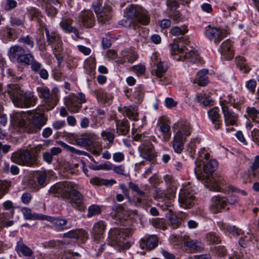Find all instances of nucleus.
I'll list each match as a JSON object with an SVG mask.
<instances>
[{
	"label": "nucleus",
	"mask_w": 259,
	"mask_h": 259,
	"mask_svg": "<svg viewBox=\"0 0 259 259\" xmlns=\"http://www.w3.org/2000/svg\"><path fill=\"white\" fill-rule=\"evenodd\" d=\"M30 56L31 57H29V63H24V64L26 65H30L32 70L34 72H38L40 70L42 65L34 59V56L31 54Z\"/></svg>",
	"instance_id": "49"
},
{
	"label": "nucleus",
	"mask_w": 259,
	"mask_h": 259,
	"mask_svg": "<svg viewBox=\"0 0 259 259\" xmlns=\"http://www.w3.org/2000/svg\"><path fill=\"white\" fill-rule=\"evenodd\" d=\"M73 20L69 18L64 17L59 23L60 27L66 33H73L76 37L75 39L79 38V33L77 28L72 25Z\"/></svg>",
	"instance_id": "18"
},
{
	"label": "nucleus",
	"mask_w": 259,
	"mask_h": 259,
	"mask_svg": "<svg viewBox=\"0 0 259 259\" xmlns=\"http://www.w3.org/2000/svg\"><path fill=\"white\" fill-rule=\"evenodd\" d=\"M125 15L127 19L133 22H138L143 25H148L150 17L148 12L142 8L131 5L125 9Z\"/></svg>",
	"instance_id": "8"
},
{
	"label": "nucleus",
	"mask_w": 259,
	"mask_h": 259,
	"mask_svg": "<svg viewBox=\"0 0 259 259\" xmlns=\"http://www.w3.org/2000/svg\"><path fill=\"white\" fill-rule=\"evenodd\" d=\"M227 207L226 198L219 196H214L211 199V203L210 206L211 210L215 213L220 212L223 208Z\"/></svg>",
	"instance_id": "25"
},
{
	"label": "nucleus",
	"mask_w": 259,
	"mask_h": 259,
	"mask_svg": "<svg viewBox=\"0 0 259 259\" xmlns=\"http://www.w3.org/2000/svg\"><path fill=\"white\" fill-rule=\"evenodd\" d=\"M213 253L218 256H224L227 253V250L224 246H218L215 247Z\"/></svg>",
	"instance_id": "62"
},
{
	"label": "nucleus",
	"mask_w": 259,
	"mask_h": 259,
	"mask_svg": "<svg viewBox=\"0 0 259 259\" xmlns=\"http://www.w3.org/2000/svg\"><path fill=\"white\" fill-rule=\"evenodd\" d=\"M64 103L68 109L72 112L76 113L81 108L77 98L74 95H71L65 98Z\"/></svg>",
	"instance_id": "23"
},
{
	"label": "nucleus",
	"mask_w": 259,
	"mask_h": 259,
	"mask_svg": "<svg viewBox=\"0 0 259 259\" xmlns=\"http://www.w3.org/2000/svg\"><path fill=\"white\" fill-rule=\"evenodd\" d=\"M44 29L46 35L47 41L49 45L52 46L62 40L58 33L54 31L50 32L49 30L45 26H44Z\"/></svg>",
	"instance_id": "34"
},
{
	"label": "nucleus",
	"mask_w": 259,
	"mask_h": 259,
	"mask_svg": "<svg viewBox=\"0 0 259 259\" xmlns=\"http://www.w3.org/2000/svg\"><path fill=\"white\" fill-rule=\"evenodd\" d=\"M42 149V146L38 145L29 149H20L14 152L11 157L13 162L18 164L32 166L37 163L38 155Z\"/></svg>",
	"instance_id": "2"
},
{
	"label": "nucleus",
	"mask_w": 259,
	"mask_h": 259,
	"mask_svg": "<svg viewBox=\"0 0 259 259\" xmlns=\"http://www.w3.org/2000/svg\"><path fill=\"white\" fill-rule=\"evenodd\" d=\"M77 22L80 26L90 28L93 27L95 25L96 18L92 11L84 10L79 13Z\"/></svg>",
	"instance_id": "15"
},
{
	"label": "nucleus",
	"mask_w": 259,
	"mask_h": 259,
	"mask_svg": "<svg viewBox=\"0 0 259 259\" xmlns=\"http://www.w3.org/2000/svg\"><path fill=\"white\" fill-rule=\"evenodd\" d=\"M209 154L206 152L204 149L199 152L195 161V174L197 179L201 181L210 190L222 191L224 183L222 179L211 175L218 167V162L214 159L209 160Z\"/></svg>",
	"instance_id": "1"
},
{
	"label": "nucleus",
	"mask_w": 259,
	"mask_h": 259,
	"mask_svg": "<svg viewBox=\"0 0 259 259\" xmlns=\"http://www.w3.org/2000/svg\"><path fill=\"white\" fill-rule=\"evenodd\" d=\"M27 11L28 12L30 20L35 21L40 26L42 25V27L44 26H42L44 23L41 20L42 15L38 9L33 7H30L27 9Z\"/></svg>",
	"instance_id": "36"
},
{
	"label": "nucleus",
	"mask_w": 259,
	"mask_h": 259,
	"mask_svg": "<svg viewBox=\"0 0 259 259\" xmlns=\"http://www.w3.org/2000/svg\"><path fill=\"white\" fill-rule=\"evenodd\" d=\"M191 133L190 123L187 121L179 122V153L183 149V145Z\"/></svg>",
	"instance_id": "16"
},
{
	"label": "nucleus",
	"mask_w": 259,
	"mask_h": 259,
	"mask_svg": "<svg viewBox=\"0 0 259 259\" xmlns=\"http://www.w3.org/2000/svg\"><path fill=\"white\" fill-rule=\"evenodd\" d=\"M129 235L127 229L112 228L108 232V244L119 249H128L131 244L128 242H124V240Z\"/></svg>",
	"instance_id": "6"
},
{
	"label": "nucleus",
	"mask_w": 259,
	"mask_h": 259,
	"mask_svg": "<svg viewBox=\"0 0 259 259\" xmlns=\"http://www.w3.org/2000/svg\"><path fill=\"white\" fill-rule=\"evenodd\" d=\"M101 210L99 206L97 205H92L88 208L87 216L88 218H91L94 215L99 214Z\"/></svg>",
	"instance_id": "58"
},
{
	"label": "nucleus",
	"mask_w": 259,
	"mask_h": 259,
	"mask_svg": "<svg viewBox=\"0 0 259 259\" xmlns=\"http://www.w3.org/2000/svg\"><path fill=\"white\" fill-rule=\"evenodd\" d=\"M11 186V182L7 181H0V198L8 192Z\"/></svg>",
	"instance_id": "55"
},
{
	"label": "nucleus",
	"mask_w": 259,
	"mask_h": 259,
	"mask_svg": "<svg viewBox=\"0 0 259 259\" xmlns=\"http://www.w3.org/2000/svg\"><path fill=\"white\" fill-rule=\"evenodd\" d=\"M250 175L259 180V156L255 157L254 161L250 167Z\"/></svg>",
	"instance_id": "42"
},
{
	"label": "nucleus",
	"mask_w": 259,
	"mask_h": 259,
	"mask_svg": "<svg viewBox=\"0 0 259 259\" xmlns=\"http://www.w3.org/2000/svg\"><path fill=\"white\" fill-rule=\"evenodd\" d=\"M23 214L25 219L26 220H44L45 215L37 213H31L30 209L28 208H24L22 209Z\"/></svg>",
	"instance_id": "39"
},
{
	"label": "nucleus",
	"mask_w": 259,
	"mask_h": 259,
	"mask_svg": "<svg viewBox=\"0 0 259 259\" xmlns=\"http://www.w3.org/2000/svg\"><path fill=\"white\" fill-rule=\"evenodd\" d=\"M168 8L170 11L171 17L174 20H177L178 19V14L177 9L178 8V3L176 0H169L167 3Z\"/></svg>",
	"instance_id": "44"
},
{
	"label": "nucleus",
	"mask_w": 259,
	"mask_h": 259,
	"mask_svg": "<svg viewBox=\"0 0 259 259\" xmlns=\"http://www.w3.org/2000/svg\"><path fill=\"white\" fill-rule=\"evenodd\" d=\"M62 45L63 42L62 40H61L58 42L56 43V44L53 45L52 46L54 55L56 57V59L58 60L59 64H60L63 60V56L62 55L63 48Z\"/></svg>",
	"instance_id": "35"
},
{
	"label": "nucleus",
	"mask_w": 259,
	"mask_h": 259,
	"mask_svg": "<svg viewBox=\"0 0 259 259\" xmlns=\"http://www.w3.org/2000/svg\"><path fill=\"white\" fill-rule=\"evenodd\" d=\"M184 245L192 249L193 252L201 251L203 248V244L197 240H188L184 239L182 241Z\"/></svg>",
	"instance_id": "31"
},
{
	"label": "nucleus",
	"mask_w": 259,
	"mask_h": 259,
	"mask_svg": "<svg viewBox=\"0 0 259 259\" xmlns=\"http://www.w3.org/2000/svg\"><path fill=\"white\" fill-rule=\"evenodd\" d=\"M82 136L89 142L88 143L90 146L92 145L94 141L97 138V136L94 133L87 132L82 134Z\"/></svg>",
	"instance_id": "60"
},
{
	"label": "nucleus",
	"mask_w": 259,
	"mask_h": 259,
	"mask_svg": "<svg viewBox=\"0 0 259 259\" xmlns=\"http://www.w3.org/2000/svg\"><path fill=\"white\" fill-rule=\"evenodd\" d=\"M14 221L10 220V215L9 213H3L0 214V231L4 227H9L13 225Z\"/></svg>",
	"instance_id": "40"
},
{
	"label": "nucleus",
	"mask_w": 259,
	"mask_h": 259,
	"mask_svg": "<svg viewBox=\"0 0 259 259\" xmlns=\"http://www.w3.org/2000/svg\"><path fill=\"white\" fill-rule=\"evenodd\" d=\"M77 186L74 183L64 181L54 185L49 189V193L55 197H61L66 199L70 193Z\"/></svg>",
	"instance_id": "10"
},
{
	"label": "nucleus",
	"mask_w": 259,
	"mask_h": 259,
	"mask_svg": "<svg viewBox=\"0 0 259 259\" xmlns=\"http://www.w3.org/2000/svg\"><path fill=\"white\" fill-rule=\"evenodd\" d=\"M208 70L206 69H203L200 70L197 74L196 77L194 80L193 83H197L200 86H205L208 83V77L207 75Z\"/></svg>",
	"instance_id": "32"
},
{
	"label": "nucleus",
	"mask_w": 259,
	"mask_h": 259,
	"mask_svg": "<svg viewBox=\"0 0 259 259\" xmlns=\"http://www.w3.org/2000/svg\"><path fill=\"white\" fill-rule=\"evenodd\" d=\"M93 94L99 102L103 104L109 102L110 97L104 90L102 89L95 90L93 91Z\"/></svg>",
	"instance_id": "37"
},
{
	"label": "nucleus",
	"mask_w": 259,
	"mask_h": 259,
	"mask_svg": "<svg viewBox=\"0 0 259 259\" xmlns=\"http://www.w3.org/2000/svg\"><path fill=\"white\" fill-rule=\"evenodd\" d=\"M133 139L135 141L142 143L138 148L140 156L148 161L154 160L157 154L149 138L146 137L144 134H136L133 135Z\"/></svg>",
	"instance_id": "7"
},
{
	"label": "nucleus",
	"mask_w": 259,
	"mask_h": 259,
	"mask_svg": "<svg viewBox=\"0 0 259 259\" xmlns=\"http://www.w3.org/2000/svg\"><path fill=\"white\" fill-rule=\"evenodd\" d=\"M63 237L64 238H76L81 241H84L88 239V235L87 232L82 229L72 230L64 233Z\"/></svg>",
	"instance_id": "29"
},
{
	"label": "nucleus",
	"mask_w": 259,
	"mask_h": 259,
	"mask_svg": "<svg viewBox=\"0 0 259 259\" xmlns=\"http://www.w3.org/2000/svg\"><path fill=\"white\" fill-rule=\"evenodd\" d=\"M30 54L26 53L25 49L19 45L12 46L8 52V56L11 60H16L21 64L29 63V57H31Z\"/></svg>",
	"instance_id": "13"
},
{
	"label": "nucleus",
	"mask_w": 259,
	"mask_h": 259,
	"mask_svg": "<svg viewBox=\"0 0 259 259\" xmlns=\"http://www.w3.org/2000/svg\"><path fill=\"white\" fill-rule=\"evenodd\" d=\"M16 122L20 127H23L24 130L28 133L33 132L35 128L40 129L46 123V119L42 113H35L31 116V118L26 117L24 115L16 116Z\"/></svg>",
	"instance_id": "5"
},
{
	"label": "nucleus",
	"mask_w": 259,
	"mask_h": 259,
	"mask_svg": "<svg viewBox=\"0 0 259 259\" xmlns=\"http://www.w3.org/2000/svg\"><path fill=\"white\" fill-rule=\"evenodd\" d=\"M169 224L173 229L178 227V218L177 215L171 213L169 217Z\"/></svg>",
	"instance_id": "63"
},
{
	"label": "nucleus",
	"mask_w": 259,
	"mask_h": 259,
	"mask_svg": "<svg viewBox=\"0 0 259 259\" xmlns=\"http://www.w3.org/2000/svg\"><path fill=\"white\" fill-rule=\"evenodd\" d=\"M59 144L65 150H66L68 152H70L73 155H85L90 157V155L88 153L83 151L76 149L74 147L70 146L63 142L60 141Z\"/></svg>",
	"instance_id": "41"
},
{
	"label": "nucleus",
	"mask_w": 259,
	"mask_h": 259,
	"mask_svg": "<svg viewBox=\"0 0 259 259\" xmlns=\"http://www.w3.org/2000/svg\"><path fill=\"white\" fill-rule=\"evenodd\" d=\"M90 183L93 185L98 186H112V185L116 183V181L114 180H106L98 177H94L90 180Z\"/></svg>",
	"instance_id": "38"
},
{
	"label": "nucleus",
	"mask_w": 259,
	"mask_h": 259,
	"mask_svg": "<svg viewBox=\"0 0 259 259\" xmlns=\"http://www.w3.org/2000/svg\"><path fill=\"white\" fill-rule=\"evenodd\" d=\"M102 3L99 1L96 5H94V10L96 13L99 23L104 24L109 22L112 16V8L109 5L102 6Z\"/></svg>",
	"instance_id": "12"
},
{
	"label": "nucleus",
	"mask_w": 259,
	"mask_h": 259,
	"mask_svg": "<svg viewBox=\"0 0 259 259\" xmlns=\"http://www.w3.org/2000/svg\"><path fill=\"white\" fill-rule=\"evenodd\" d=\"M101 135L104 140L108 141L110 144L113 143L115 135L113 132L103 131Z\"/></svg>",
	"instance_id": "57"
},
{
	"label": "nucleus",
	"mask_w": 259,
	"mask_h": 259,
	"mask_svg": "<svg viewBox=\"0 0 259 259\" xmlns=\"http://www.w3.org/2000/svg\"><path fill=\"white\" fill-rule=\"evenodd\" d=\"M15 250L18 254L21 253L25 256H31L33 253L32 249L24 243L22 238L17 242Z\"/></svg>",
	"instance_id": "30"
},
{
	"label": "nucleus",
	"mask_w": 259,
	"mask_h": 259,
	"mask_svg": "<svg viewBox=\"0 0 259 259\" xmlns=\"http://www.w3.org/2000/svg\"><path fill=\"white\" fill-rule=\"evenodd\" d=\"M221 106L226 126L236 125L238 119V115L225 105L221 104Z\"/></svg>",
	"instance_id": "17"
},
{
	"label": "nucleus",
	"mask_w": 259,
	"mask_h": 259,
	"mask_svg": "<svg viewBox=\"0 0 259 259\" xmlns=\"http://www.w3.org/2000/svg\"><path fill=\"white\" fill-rule=\"evenodd\" d=\"M44 220H47L52 223L57 229H67L72 227L71 225H68L67 220L66 219L54 218L53 217L45 215Z\"/></svg>",
	"instance_id": "26"
},
{
	"label": "nucleus",
	"mask_w": 259,
	"mask_h": 259,
	"mask_svg": "<svg viewBox=\"0 0 259 259\" xmlns=\"http://www.w3.org/2000/svg\"><path fill=\"white\" fill-rule=\"evenodd\" d=\"M2 33L4 37H6L9 40H15L17 37L16 31L13 28L6 27L2 30Z\"/></svg>",
	"instance_id": "47"
},
{
	"label": "nucleus",
	"mask_w": 259,
	"mask_h": 259,
	"mask_svg": "<svg viewBox=\"0 0 259 259\" xmlns=\"http://www.w3.org/2000/svg\"><path fill=\"white\" fill-rule=\"evenodd\" d=\"M252 234L247 233L243 237L240 238L239 240V245L243 248L246 247L248 244L252 241Z\"/></svg>",
	"instance_id": "54"
},
{
	"label": "nucleus",
	"mask_w": 259,
	"mask_h": 259,
	"mask_svg": "<svg viewBox=\"0 0 259 259\" xmlns=\"http://www.w3.org/2000/svg\"><path fill=\"white\" fill-rule=\"evenodd\" d=\"M7 92L13 103L17 107H29L36 104L37 98L33 94L24 93L17 84L8 85Z\"/></svg>",
	"instance_id": "3"
},
{
	"label": "nucleus",
	"mask_w": 259,
	"mask_h": 259,
	"mask_svg": "<svg viewBox=\"0 0 259 259\" xmlns=\"http://www.w3.org/2000/svg\"><path fill=\"white\" fill-rule=\"evenodd\" d=\"M47 172L46 171H40L37 173L36 175V180L37 183L41 187L46 185Z\"/></svg>",
	"instance_id": "56"
},
{
	"label": "nucleus",
	"mask_w": 259,
	"mask_h": 259,
	"mask_svg": "<svg viewBox=\"0 0 259 259\" xmlns=\"http://www.w3.org/2000/svg\"><path fill=\"white\" fill-rule=\"evenodd\" d=\"M144 96L143 89L142 87L140 86L136 87L133 93V96L135 98L137 99L138 101H140L143 98Z\"/></svg>",
	"instance_id": "61"
},
{
	"label": "nucleus",
	"mask_w": 259,
	"mask_h": 259,
	"mask_svg": "<svg viewBox=\"0 0 259 259\" xmlns=\"http://www.w3.org/2000/svg\"><path fill=\"white\" fill-rule=\"evenodd\" d=\"M39 97L42 99L51 109L53 108L59 101L58 92L56 88H54L51 93L47 87H39L36 89Z\"/></svg>",
	"instance_id": "11"
},
{
	"label": "nucleus",
	"mask_w": 259,
	"mask_h": 259,
	"mask_svg": "<svg viewBox=\"0 0 259 259\" xmlns=\"http://www.w3.org/2000/svg\"><path fill=\"white\" fill-rule=\"evenodd\" d=\"M78 186L75 187V189L70 193L69 197L66 198L71 206L78 210H83L85 208V205L84 202L83 196L77 190Z\"/></svg>",
	"instance_id": "14"
},
{
	"label": "nucleus",
	"mask_w": 259,
	"mask_h": 259,
	"mask_svg": "<svg viewBox=\"0 0 259 259\" xmlns=\"http://www.w3.org/2000/svg\"><path fill=\"white\" fill-rule=\"evenodd\" d=\"M121 55L126 57L127 61L130 63H133L138 58V55L133 50H125L122 51Z\"/></svg>",
	"instance_id": "50"
},
{
	"label": "nucleus",
	"mask_w": 259,
	"mask_h": 259,
	"mask_svg": "<svg viewBox=\"0 0 259 259\" xmlns=\"http://www.w3.org/2000/svg\"><path fill=\"white\" fill-rule=\"evenodd\" d=\"M188 31L187 25H183L179 27V61L187 59L193 63L199 59L197 52L190 46V41L187 35H184Z\"/></svg>",
	"instance_id": "4"
},
{
	"label": "nucleus",
	"mask_w": 259,
	"mask_h": 259,
	"mask_svg": "<svg viewBox=\"0 0 259 259\" xmlns=\"http://www.w3.org/2000/svg\"><path fill=\"white\" fill-rule=\"evenodd\" d=\"M160 130L163 134L166 140H168L170 137V126L166 123H163L160 126Z\"/></svg>",
	"instance_id": "59"
},
{
	"label": "nucleus",
	"mask_w": 259,
	"mask_h": 259,
	"mask_svg": "<svg viewBox=\"0 0 259 259\" xmlns=\"http://www.w3.org/2000/svg\"><path fill=\"white\" fill-rule=\"evenodd\" d=\"M220 52L227 60H230L233 58L234 55V50L233 49V43L230 39H227L224 41L221 46Z\"/></svg>",
	"instance_id": "27"
},
{
	"label": "nucleus",
	"mask_w": 259,
	"mask_h": 259,
	"mask_svg": "<svg viewBox=\"0 0 259 259\" xmlns=\"http://www.w3.org/2000/svg\"><path fill=\"white\" fill-rule=\"evenodd\" d=\"M206 239L209 244H218L221 243L220 237L215 233L209 232L206 235Z\"/></svg>",
	"instance_id": "53"
},
{
	"label": "nucleus",
	"mask_w": 259,
	"mask_h": 259,
	"mask_svg": "<svg viewBox=\"0 0 259 259\" xmlns=\"http://www.w3.org/2000/svg\"><path fill=\"white\" fill-rule=\"evenodd\" d=\"M190 185L189 182L182 184V188L179 193L180 206L185 209L190 208L195 202V192Z\"/></svg>",
	"instance_id": "9"
},
{
	"label": "nucleus",
	"mask_w": 259,
	"mask_h": 259,
	"mask_svg": "<svg viewBox=\"0 0 259 259\" xmlns=\"http://www.w3.org/2000/svg\"><path fill=\"white\" fill-rule=\"evenodd\" d=\"M236 60L237 66L241 71L244 73H247L249 72L250 68L246 64L244 57L238 56L236 58Z\"/></svg>",
	"instance_id": "48"
},
{
	"label": "nucleus",
	"mask_w": 259,
	"mask_h": 259,
	"mask_svg": "<svg viewBox=\"0 0 259 259\" xmlns=\"http://www.w3.org/2000/svg\"><path fill=\"white\" fill-rule=\"evenodd\" d=\"M227 232L229 233L234 237H237L242 233L241 229H239L238 228H237L234 226H230L229 227H228Z\"/></svg>",
	"instance_id": "64"
},
{
	"label": "nucleus",
	"mask_w": 259,
	"mask_h": 259,
	"mask_svg": "<svg viewBox=\"0 0 259 259\" xmlns=\"http://www.w3.org/2000/svg\"><path fill=\"white\" fill-rule=\"evenodd\" d=\"M196 101L200 103L203 104L204 106L212 105L213 101L212 98L205 94L197 95L195 98Z\"/></svg>",
	"instance_id": "45"
},
{
	"label": "nucleus",
	"mask_w": 259,
	"mask_h": 259,
	"mask_svg": "<svg viewBox=\"0 0 259 259\" xmlns=\"http://www.w3.org/2000/svg\"><path fill=\"white\" fill-rule=\"evenodd\" d=\"M206 37L210 40H213L218 45L224 37V32L218 28L208 27L206 30Z\"/></svg>",
	"instance_id": "20"
},
{
	"label": "nucleus",
	"mask_w": 259,
	"mask_h": 259,
	"mask_svg": "<svg viewBox=\"0 0 259 259\" xmlns=\"http://www.w3.org/2000/svg\"><path fill=\"white\" fill-rule=\"evenodd\" d=\"M155 64H156V68L155 69H154L152 71V73L153 74H154L157 77L160 78L159 80L160 84L161 85L164 84L165 83L163 82L162 77L164 73L166 71L167 68L166 66H164L163 63L161 61Z\"/></svg>",
	"instance_id": "33"
},
{
	"label": "nucleus",
	"mask_w": 259,
	"mask_h": 259,
	"mask_svg": "<svg viewBox=\"0 0 259 259\" xmlns=\"http://www.w3.org/2000/svg\"><path fill=\"white\" fill-rule=\"evenodd\" d=\"M247 112L253 121L259 123V110L254 107H248L247 108Z\"/></svg>",
	"instance_id": "52"
},
{
	"label": "nucleus",
	"mask_w": 259,
	"mask_h": 259,
	"mask_svg": "<svg viewBox=\"0 0 259 259\" xmlns=\"http://www.w3.org/2000/svg\"><path fill=\"white\" fill-rule=\"evenodd\" d=\"M136 197L135 204L138 206H143L149 205L150 199L148 195L144 192L143 194H138Z\"/></svg>",
	"instance_id": "43"
},
{
	"label": "nucleus",
	"mask_w": 259,
	"mask_h": 259,
	"mask_svg": "<svg viewBox=\"0 0 259 259\" xmlns=\"http://www.w3.org/2000/svg\"><path fill=\"white\" fill-rule=\"evenodd\" d=\"M169 47L171 57L174 59L178 60V59L177 58L178 54V40L175 38L173 42L169 44Z\"/></svg>",
	"instance_id": "51"
},
{
	"label": "nucleus",
	"mask_w": 259,
	"mask_h": 259,
	"mask_svg": "<svg viewBox=\"0 0 259 259\" xmlns=\"http://www.w3.org/2000/svg\"><path fill=\"white\" fill-rule=\"evenodd\" d=\"M20 43L23 44L26 49L29 50L33 48L34 46V42L32 37L27 35L25 36H22L18 39Z\"/></svg>",
	"instance_id": "46"
},
{
	"label": "nucleus",
	"mask_w": 259,
	"mask_h": 259,
	"mask_svg": "<svg viewBox=\"0 0 259 259\" xmlns=\"http://www.w3.org/2000/svg\"><path fill=\"white\" fill-rule=\"evenodd\" d=\"M158 243V239L156 235H152L145 236L140 241V247L144 249L146 247L148 250H151L155 248Z\"/></svg>",
	"instance_id": "24"
},
{
	"label": "nucleus",
	"mask_w": 259,
	"mask_h": 259,
	"mask_svg": "<svg viewBox=\"0 0 259 259\" xmlns=\"http://www.w3.org/2000/svg\"><path fill=\"white\" fill-rule=\"evenodd\" d=\"M106 228L105 223L102 220L95 222L91 232L92 235L95 240H101L103 239V235Z\"/></svg>",
	"instance_id": "19"
},
{
	"label": "nucleus",
	"mask_w": 259,
	"mask_h": 259,
	"mask_svg": "<svg viewBox=\"0 0 259 259\" xmlns=\"http://www.w3.org/2000/svg\"><path fill=\"white\" fill-rule=\"evenodd\" d=\"M219 111L218 107H213L207 111L208 117L213 124L214 129L216 130L220 129L222 125V121Z\"/></svg>",
	"instance_id": "22"
},
{
	"label": "nucleus",
	"mask_w": 259,
	"mask_h": 259,
	"mask_svg": "<svg viewBox=\"0 0 259 259\" xmlns=\"http://www.w3.org/2000/svg\"><path fill=\"white\" fill-rule=\"evenodd\" d=\"M116 128V133L119 135L126 136L128 134L130 125L128 120L126 119L119 120L115 119Z\"/></svg>",
	"instance_id": "28"
},
{
	"label": "nucleus",
	"mask_w": 259,
	"mask_h": 259,
	"mask_svg": "<svg viewBox=\"0 0 259 259\" xmlns=\"http://www.w3.org/2000/svg\"><path fill=\"white\" fill-rule=\"evenodd\" d=\"M118 110L124 117H127L131 120L134 121L139 120L138 110L135 106H125L123 107H119Z\"/></svg>",
	"instance_id": "21"
}]
</instances>
